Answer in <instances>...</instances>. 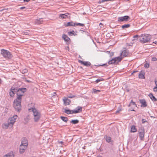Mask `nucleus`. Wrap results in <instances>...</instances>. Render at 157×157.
Listing matches in <instances>:
<instances>
[{
    "mask_svg": "<svg viewBox=\"0 0 157 157\" xmlns=\"http://www.w3.org/2000/svg\"><path fill=\"white\" fill-rule=\"evenodd\" d=\"M121 110L120 109H119V110H117L116 112V114L118 113Z\"/></svg>",
    "mask_w": 157,
    "mask_h": 157,
    "instance_id": "obj_47",
    "label": "nucleus"
},
{
    "mask_svg": "<svg viewBox=\"0 0 157 157\" xmlns=\"http://www.w3.org/2000/svg\"><path fill=\"white\" fill-rule=\"evenodd\" d=\"M139 77L140 78H144V74L140 72L139 74Z\"/></svg>",
    "mask_w": 157,
    "mask_h": 157,
    "instance_id": "obj_26",
    "label": "nucleus"
},
{
    "mask_svg": "<svg viewBox=\"0 0 157 157\" xmlns=\"http://www.w3.org/2000/svg\"><path fill=\"white\" fill-rule=\"evenodd\" d=\"M131 131L132 132H136L137 130L135 126L133 125L132 126L131 128Z\"/></svg>",
    "mask_w": 157,
    "mask_h": 157,
    "instance_id": "obj_23",
    "label": "nucleus"
},
{
    "mask_svg": "<svg viewBox=\"0 0 157 157\" xmlns=\"http://www.w3.org/2000/svg\"><path fill=\"white\" fill-rule=\"evenodd\" d=\"M43 22V21L42 20V18H40L39 19H36L35 21V22L36 24L38 25H39L42 23Z\"/></svg>",
    "mask_w": 157,
    "mask_h": 157,
    "instance_id": "obj_19",
    "label": "nucleus"
},
{
    "mask_svg": "<svg viewBox=\"0 0 157 157\" xmlns=\"http://www.w3.org/2000/svg\"><path fill=\"white\" fill-rule=\"evenodd\" d=\"M102 25V24L101 23H100V24H99V25Z\"/></svg>",
    "mask_w": 157,
    "mask_h": 157,
    "instance_id": "obj_62",
    "label": "nucleus"
},
{
    "mask_svg": "<svg viewBox=\"0 0 157 157\" xmlns=\"http://www.w3.org/2000/svg\"><path fill=\"white\" fill-rule=\"evenodd\" d=\"M10 124L9 122L8 123L6 124H4L5 128H7L9 127Z\"/></svg>",
    "mask_w": 157,
    "mask_h": 157,
    "instance_id": "obj_37",
    "label": "nucleus"
},
{
    "mask_svg": "<svg viewBox=\"0 0 157 157\" xmlns=\"http://www.w3.org/2000/svg\"><path fill=\"white\" fill-rule=\"evenodd\" d=\"M27 82H30V81L29 80H27Z\"/></svg>",
    "mask_w": 157,
    "mask_h": 157,
    "instance_id": "obj_60",
    "label": "nucleus"
},
{
    "mask_svg": "<svg viewBox=\"0 0 157 157\" xmlns=\"http://www.w3.org/2000/svg\"><path fill=\"white\" fill-rule=\"evenodd\" d=\"M103 80L104 79L102 78H101V79H98L95 81V82L97 83H98L100 81H103Z\"/></svg>",
    "mask_w": 157,
    "mask_h": 157,
    "instance_id": "obj_36",
    "label": "nucleus"
},
{
    "mask_svg": "<svg viewBox=\"0 0 157 157\" xmlns=\"http://www.w3.org/2000/svg\"><path fill=\"white\" fill-rule=\"evenodd\" d=\"M78 61L79 63L86 67H89L91 65L89 61H84L81 60H78Z\"/></svg>",
    "mask_w": 157,
    "mask_h": 157,
    "instance_id": "obj_10",
    "label": "nucleus"
},
{
    "mask_svg": "<svg viewBox=\"0 0 157 157\" xmlns=\"http://www.w3.org/2000/svg\"><path fill=\"white\" fill-rule=\"evenodd\" d=\"M132 105H134L135 106H136V104L132 100H131L129 104L128 105V106L130 107Z\"/></svg>",
    "mask_w": 157,
    "mask_h": 157,
    "instance_id": "obj_27",
    "label": "nucleus"
},
{
    "mask_svg": "<svg viewBox=\"0 0 157 157\" xmlns=\"http://www.w3.org/2000/svg\"><path fill=\"white\" fill-rule=\"evenodd\" d=\"M76 25L77 26V25H79L81 26H84V25L83 24H81L80 23H75V25Z\"/></svg>",
    "mask_w": 157,
    "mask_h": 157,
    "instance_id": "obj_35",
    "label": "nucleus"
},
{
    "mask_svg": "<svg viewBox=\"0 0 157 157\" xmlns=\"http://www.w3.org/2000/svg\"><path fill=\"white\" fill-rule=\"evenodd\" d=\"M27 147L23 146L22 145H20L19 147V152L21 153H22L24 152L25 150L27 148Z\"/></svg>",
    "mask_w": 157,
    "mask_h": 157,
    "instance_id": "obj_11",
    "label": "nucleus"
},
{
    "mask_svg": "<svg viewBox=\"0 0 157 157\" xmlns=\"http://www.w3.org/2000/svg\"><path fill=\"white\" fill-rule=\"evenodd\" d=\"M130 26L129 24H124L121 26V27L123 29H124L125 28H128Z\"/></svg>",
    "mask_w": 157,
    "mask_h": 157,
    "instance_id": "obj_24",
    "label": "nucleus"
},
{
    "mask_svg": "<svg viewBox=\"0 0 157 157\" xmlns=\"http://www.w3.org/2000/svg\"><path fill=\"white\" fill-rule=\"evenodd\" d=\"M130 111H134L135 110H134V109H132V110H131Z\"/></svg>",
    "mask_w": 157,
    "mask_h": 157,
    "instance_id": "obj_61",
    "label": "nucleus"
},
{
    "mask_svg": "<svg viewBox=\"0 0 157 157\" xmlns=\"http://www.w3.org/2000/svg\"><path fill=\"white\" fill-rule=\"evenodd\" d=\"M59 143H60L61 144H63V142L62 141H61L60 142H59Z\"/></svg>",
    "mask_w": 157,
    "mask_h": 157,
    "instance_id": "obj_53",
    "label": "nucleus"
},
{
    "mask_svg": "<svg viewBox=\"0 0 157 157\" xmlns=\"http://www.w3.org/2000/svg\"><path fill=\"white\" fill-rule=\"evenodd\" d=\"M64 112L67 114H73L72 113V110L70 109H64Z\"/></svg>",
    "mask_w": 157,
    "mask_h": 157,
    "instance_id": "obj_22",
    "label": "nucleus"
},
{
    "mask_svg": "<svg viewBox=\"0 0 157 157\" xmlns=\"http://www.w3.org/2000/svg\"><path fill=\"white\" fill-rule=\"evenodd\" d=\"M25 8H26V7L25 6L22 7H21V8H20V10H23L24 9H25Z\"/></svg>",
    "mask_w": 157,
    "mask_h": 157,
    "instance_id": "obj_49",
    "label": "nucleus"
},
{
    "mask_svg": "<svg viewBox=\"0 0 157 157\" xmlns=\"http://www.w3.org/2000/svg\"><path fill=\"white\" fill-rule=\"evenodd\" d=\"M147 122V121L146 120H145L144 119H142V123H144Z\"/></svg>",
    "mask_w": 157,
    "mask_h": 157,
    "instance_id": "obj_45",
    "label": "nucleus"
},
{
    "mask_svg": "<svg viewBox=\"0 0 157 157\" xmlns=\"http://www.w3.org/2000/svg\"><path fill=\"white\" fill-rule=\"evenodd\" d=\"M63 101H64V104L66 105H69L70 104L71 102V101L70 99H68L67 98H64L63 99Z\"/></svg>",
    "mask_w": 157,
    "mask_h": 157,
    "instance_id": "obj_15",
    "label": "nucleus"
},
{
    "mask_svg": "<svg viewBox=\"0 0 157 157\" xmlns=\"http://www.w3.org/2000/svg\"><path fill=\"white\" fill-rule=\"evenodd\" d=\"M66 50H68L69 49V47L68 46H67L66 47Z\"/></svg>",
    "mask_w": 157,
    "mask_h": 157,
    "instance_id": "obj_58",
    "label": "nucleus"
},
{
    "mask_svg": "<svg viewBox=\"0 0 157 157\" xmlns=\"http://www.w3.org/2000/svg\"><path fill=\"white\" fill-rule=\"evenodd\" d=\"M140 103L141 104L142 107H145L147 105L146 102L144 99H141L140 100Z\"/></svg>",
    "mask_w": 157,
    "mask_h": 157,
    "instance_id": "obj_12",
    "label": "nucleus"
},
{
    "mask_svg": "<svg viewBox=\"0 0 157 157\" xmlns=\"http://www.w3.org/2000/svg\"><path fill=\"white\" fill-rule=\"evenodd\" d=\"M154 91L156 92H157V86H156V87H155L154 88H153Z\"/></svg>",
    "mask_w": 157,
    "mask_h": 157,
    "instance_id": "obj_42",
    "label": "nucleus"
},
{
    "mask_svg": "<svg viewBox=\"0 0 157 157\" xmlns=\"http://www.w3.org/2000/svg\"><path fill=\"white\" fill-rule=\"evenodd\" d=\"M128 52L126 50H124L121 53V56H123V57H126L128 55Z\"/></svg>",
    "mask_w": 157,
    "mask_h": 157,
    "instance_id": "obj_17",
    "label": "nucleus"
},
{
    "mask_svg": "<svg viewBox=\"0 0 157 157\" xmlns=\"http://www.w3.org/2000/svg\"><path fill=\"white\" fill-rule=\"evenodd\" d=\"M82 107L78 106L76 107L75 109L72 110V113H77L82 112Z\"/></svg>",
    "mask_w": 157,
    "mask_h": 157,
    "instance_id": "obj_9",
    "label": "nucleus"
},
{
    "mask_svg": "<svg viewBox=\"0 0 157 157\" xmlns=\"http://www.w3.org/2000/svg\"><path fill=\"white\" fill-rule=\"evenodd\" d=\"M17 115H15V116H13L12 117V119H13V120H15L17 118Z\"/></svg>",
    "mask_w": 157,
    "mask_h": 157,
    "instance_id": "obj_41",
    "label": "nucleus"
},
{
    "mask_svg": "<svg viewBox=\"0 0 157 157\" xmlns=\"http://www.w3.org/2000/svg\"><path fill=\"white\" fill-rule=\"evenodd\" d=\"M69 14L68 13H66L65 14H60L59 15V17L64 19L68 17V15Z\"/></svg>",
    "mask_w": 157,
    "mask_h": 157,
    "instance_id": "obj_13",
    "label": "nucleus"
},
{
    "mask_svg": "<svg viewBox=\"0 0 157 157\" xmlns=\"http://www.w3.org/2000/svg\"><path fill=\"white\" fill-rule=\"evenodd\" d=\"M106 141L109 143L111 141V138L110 137H107L106 138Z\"/></svg>",
    "mask_w": 157,
    "mask_h": 157,
    "instance_id": "obj_32",
    "label": "nucleus"
},
{
    "mask_svg": "<svg viewBox=\"0 0 157 157\" xmlns=\"http://www.w3.org/2000/svg\"><path fill=\"white\" fill-rule=\"evenodd\" d=\"M8 9H2L1 8H0V12L3 11L4 10H7Z\"/></svg>",
    "mask_w": 157,
    "mask_h": 157,
    "instance_id": "obj_50",
    "label": "nucleus"
},
{
    "mask_svg": "<svg viewBox=\"0 0 157 157\" xmlns=\"http://www.w3.org/2000/svg\"><path fill=\"white\" fill-rule=\"evenodd\" d=\"M25 90L24 88H19L18 89L15 88L13 87H12L10 90L9 94L10 96L11 97L14 96L15 93H17V95H19V92L20 91H23Z\"/></svg>",
    "mask_w": 157,
    "mask_h": 157,
    "instance_id": "obj_4",
    "label": "nucleus"
},
{
    "mask_svg": "<svg viewBox=\"0 0 157 157\" xmlns=\"http://www.w3.org/2000/svg\"><path fill=\"white\" fill-rule=\"evenodd\" d=\"M27 142V140L25 138H24L23 139V140L21 141V145H22L27 147L28 145Z\"/></svg>",
    "mask_w": 157,
    "mask_h": 157,
    "instance_id": "obj_16",
    "label": "nucleus"
},
{
    "mask_svg": "<svg viewBox=\"0 0 157 157\" xmlns=\"http://www.w3.org/2000/svg\"><path fill=\"white\" fill-rule=\"evenodd\" d=\"M130 20V17L128 16H125L123 17H118V21L121 22L123 21L127 22Z\"/></svg>",
    "mask_w": 157,
    "mask_h": 157,
    "instance_id": "obj_7",
    "label": "nucleus"
},
{
    "mask_svg": "<svg viewBox=\"0 0 157 157\" xmlns=\"http://www.w3.org/2000/svg\"><path fill=\"white\" fill-rule=\"evenodd\" d=\"M24 33L25 35H29L30 34V33L29 31H25Z\"/></svg>",
    "mask_w": 157,
    "mask_h": 157,
    "instance_id": "obj_33",
    "label": "nucleus"
},
{
    "mask_svg": "<svg viewBox=\"0 0 157 157\" xmlns=\"http://www.w3.org/2000/svg\"><path fill=\"white\" fill-rule=\"evenodd\" d=\"M68 33L70 36L74 35L75 36V35H77L76 34H75V32L74 31L69 32H68Z\"/></svg>",
    "mask_w": 157,
    "mask_h": 157,
    "instance_id": "obj_30",
    "label": "nucleus"
},
{
    "mask_svg": "<svg viewBox=\"0 0 157 157\" xmlns=\"http://www.w3.org/2000/svg\"><path fill=\"white\" fill-rule=\"evenodd\" d=\"M79 120H72L70 121V122L73 124H76L78 123Z\"/></svg>",
    "mask_w": 157,
    "mask_h": 157,
    "instance_id": "obj_25",
    "label": "nucleus"
},
{
    "mask_svg": "<svg viewBox=\"0 0 157 157\" xmlns=\"http://www.w3.org/2000/svg\"><path fill=\"white\" fill-rule=\"evenodd\" d=\"M140 138L141 140H143L144 136V128H140L139 130Z\"/></svg>",
    "mask_w": 157,
    "mask_h": 157,
    "instance_id": "obj_8",
    "label": "nucleus"
},
{
    "mask_svg": "<svg viewBox=\"0 0 157 157\" xmlns=\"http://www.w3.org/2000/svg\"><path fill=\"white\" fill-rule=\"evenodd\" d=\"M153 43H154L155 44H157V42L155 41V42H153Z\"/></svg>",
    "mask_w": 157,
    "mask_h": 157,
    "instance_id": "obj_54",
    "label": "nucleus"
},
{
    "mask_svg": "<svg viewBox=\"0 0 157 157\" xmlns=\"http://www.w3.org/2000/svg\"><path fill=\"white\" fill-rule=\"evenodd\" d=\"M21 100L20 96H19L14 100L13 102V107L18 112H19L21 109Z\"/></svg>",
    "mask_w": 157,
    "mask_h": 157,
    "instance_id": "obj_2",
    "label": "nucleus"
},
{
    "mask_svg": "<svg viewBox=\"0 0 157 157\" xmlns=\"http://www.w3.org/2000/svg\"><path fill=\"white\" fill-rule=\"evenodd\" d=\"M30 0H24V2H29Z\"/></svg>",
    "mask_w": 157,
    "mask_h": 157,
    "instance_id": "obj_52",
    "label": "nucleus"
},
{
    "mask_svg": "<svg viewBox=\"0 0 157 157\" xmlns=\"http://www.w3.org/2000/svg\"><path fill=\"white\" fill-rule=\"evenodd\" d=\"M93 91L94 93L97 94L98 92H100V91L98 90H96V89H93Z\"/></svg>",
    "mask_w": 157,
    "mask_h": 157,
    "instance_id": "obj_34",
    "label": "nucleus"
},
{
    "mask_svg": "<svg viewBox=\"0 0 157 157\" xmlns=\"http://www.w3.org/2000/svg\"><path fill=\"white\" fill-rule=\"evenodd\" d=\"M2 82V81L1 79L0 78V84Z\"/></svg>",
    "mask_w": 157,
    "mask_h": 157,
    "instance_id": "obj_59",
    "label": "nucleus"
},
{
    "mask_svg": "<svg viewBox=\"0 0 157 157\" xmlns=\"http://www.w3.org/2000/svg\"><path fill=\"white\" fill-rule=\"evenodd\" d=\"M155 83L156 85V86H157V81H155Z\"/></svg>",
    "mask_w": 157,
    "mask_h": 157,
    "instance_id": "obj_55",
    "label": "nucleus"
},
{
    "mask_svg": "<svg viewBox=\"0 0 157 157\" xmlns=\"http://www.w3.org/2000/svg\"><path fill=\"white\" fill-rule=\"evenodd\" d=\"M139 38L141 43H144L149 42L151 37V35L148 34H142L141 36H139Z\"/></svg>",
    "mask_w": 157,
    "mask_h": 157,
    "instance_id": "obj_3",
    "label": "nucleus"
},
{
    "mask_svg": "<svg viewBox=\"0 0 157 157\" xmlns=\"http://www.w3.org/2000/svg\"><path fill=\"white\" fill-rule=\"evenodd\" d=\"M153 61H155L157 60V59L155 57H153L152 59Z\"/></svg>",
    "mask_w": 157,
    "mask_h": 157,
    "instance_id": "obj_46",
    "label": "nucleus"
},
{
    "mask_svg": "<svg viewBox=\"0 0 157 157\" xmlns=\"http://www.w3.org/2000/svg\"><path fill=\"white\" fill-rule=\"evenodd\" d=\"M29 118H30L29 116V115H28L26 117L25 119H27L28 120H29Z\"/></svg>",
    "mask_w": 157,
    "mask_h": 157,
    "instance_id": "obj_48",
    "label": "nucleus"
},
{
    "mask_svg": "<svg viewBox=\"0 0 157 157\" xmlns=\"http://www.w3.org/2000/svg\"><path fill=\"white\" fill-rule=\"evenodd\" d=\"M9 121H10L9 122L10 124H11L12 125H13L15 121V120L12 119V117H11L9 119Z\"/></svg>",
    "mask_w": 157,
    "mask_h": 157,
    "instance_id": "obj_31",
    "label": "nucleus"
},
{
    "mask_svg": "<svg viewBox=\"0 0 157 157\" xmlns=\"http://www.w3.org/2000/svg\"><path fill=\"white\" fill-rule=\"evenodd\" d=\"M97 157H102L101 156H97Z\"/></svg>",
    "mask_w": 157,
    "mask_h": 157,
    "instance_id": "obj_63",
    "label": "nucleus"
},
{
    "mask_svg": "<svg viewBox=\"0 0 157 157\" xmlns=\"http://www.w3.org/2000/svg\"><path fill=\"white\" fill-rule=\"evenodd\" d=\"M149 96L153 101H157V99L152 94H150Z\"/></svg>",
    "mask_w": 157,
    "mask_h": 157,
    "instance_id": "obj_21",
    "label": "nucleus"
},
{
    "mask_svg": "<svg viewBox=\"0 0 157 157\" xmlns=\"http://www.w3.org/2000/svg\"><path fill=\"white\" fill-rule=\"evenodd\" d=\"M62 38L66 41L68 42V41L70 40V38L66 35H63L62 36Z\"/></svg>",
    "mask_w": 157,
    "mask_h": 157,
    "instance_id": "obj_20",
    "label": "nucleus"
},
{
    "mask_svg": "<svg viewBox=\"0 0 157 157\" xmlns=\"http://www.w3.org/2000/svg\"><path fill=\"white\" fill-rule=\"evenodd\" d=\"M1 54L6 58L10 59L13 57L10 52L8 50L2 49L1 50Z\"/></svg>",
    "mask_w": 157,
    "mask_h": 157,
    "instance_id": "obj_5",
    "label": "nucleus"
},
{
    "mask_svg": "<svg viewBox=\"0 0 157 157\" xmlns=\"http://www.w3.org/2000/svg\"><path fill=\"white\" fill-rule=\"evenodd\" d=\"M114 0H101V2H107L109 1H114Z\"/></svg>",
    "mask_w": 157,
    "mask_h": 157,
    "instance_id": "obj_43",
    "label": "nucleus"
},
{
    "mask_svg": "<svg viewBox=\"0 0 157 157\" xmlns=\"http://www.w3.org/2000/svg\"><path fill=\"white\" fill-rule=\"evenodd\" d=\"M66 27H68L70 26H75V23L73 22L72 21L68 22L65 24Z\"/></svg>",
    "mask_w": 157,
    "mask_h": 157,
    "instance_id": "obj_18",
    "label": "nucleus"
},
{
    "mask_svg": "<svg viewBox=\"0 0 157 157\" xmlns=\"http://www.w3.org/2000/svg\"><path fill=\"white\" fill-rule=\"evenodd\" d=\"M138 35H136L134 36V37L135 38H137L138 37Z\"/></svg>",
    "mask_w": 157,
    "mask_h": 157,
    "instance_id": "obj_51",
    "label": "nucleus"
},
{
    "mask_svg": "<svg viewBox=\"0 0 157 157\" xmlns=\"http://www.w3.org/2000/svg\"><path fill=\"white\" fill-rule=\"evenodd\" d=\"M22 88L25 89V90H24L23 91H20L19 92V95H17V98L18 97L20 96V98H21V100L22 99V97L24 93L26 91L27 89L25 88Z\"/></svg>",
    "mask_w": 157,
    "mask_h": 157,
    "instance_id": "obj_14",
    "label": "nucleus"
},
{
    "mask_svg": "<svg viewBox=\"0 0 157 157\" xmlns=\"http://www.w3.org/2000/svg\"><path fill=\"white\" fill-rule=\"evenodd\" d=\"M61 119L65 122H67L68 120V118L67 117L61 116L60 117Z\"/></svg>",
    "mask_w": 157,
    "mask_h": 157,
    "instance_id": "obj_29",
    "label": "nucleus"
},
{
    "mask_svg": "<svg viewBox=\"0 0 157 157\" xmlns=\"http://www.w3.org/2000/svg\"><path fill=\"white\" fill-rule=\"evenodd\" d=\"M29 112H32L34 116L33 119L35 122H38L40 120L41 117V113L35 108L32 107L29 109Z\"/></svg>",
    "mask_w": 157,
    "mask_h": 157,
    "instance_id": "obj_1",
    "label": "nucleus"
},
{
    "mask_svg": "<svg viewBox=\"0 0 157 157\" xmlns=\"http://www.w3.org/2000/svg\"><path fill=\"white\" fill-rule=\"evenodd\" d=\"M98 67H99V66H105L107 67L108 65L106 64H104L102 65H98L97 66Z\"/></svg>",
    "mask_w": 157,
    "mask_h": 157,
    "instance_id": "obj_39",
    "label": "nucleus"
},
{
    "mask_svg": "<svg viewBox=\"0 0 157 157\" xmlns=\"http://www.w3.org/2000/svg\"><path fill=\"white\" fill-rule=\"evenodd\" d=\"M4 157H14V155L12 153H10L6 155Z\"/></svg>",
    "mask_w": 157,
    "mask_h": 157,
    "instance_id": "obj_28",
    "label": "nucleus"
},
{
    "mask_svg": "<svg viewBox=\"0 0 157 157\" xmlns=\"http://www.w3.org/2000/svg\"><path fill=\"white\" fill-rule=\"evenodd\" d=\"M113 52H111V56H113Z\"/></svg>",
    "mask_w": 157,
    "mask_h": 157,
    "instance_id": "obj_57",
    "label": "nucleus"
},
{
    "mask_svg": "<svg viewBox=\"0 0 157 157\" xmlns=\"http://www.w3.org/2000/svg\"><path fill=\"white\" fill-rule=\"evenodd\" d=\"M138 72V71H134L132 73V74H133V73H135V72Z\"/></svg>",
    "mask_w": 157,
    "mask_h": 157,
    "instance_id": "obj_56",
    "label": "nucleus"
},
{
    "mask_svg": "<svg viewBox=\"0 0 157 157\" xmlns=\"http://www.w3.org/2000/svg\"><path fill=\"white\" fill-rule=\"evenodd\" d=\"M144 67L146 68H148L149 67V65L148 63H146L144 64Z\"/></svg>",
    "mask_w": 157,
    "mask_h": 157,
    "instance_id": "obj_40",
    "label": "nucleus"
},
{
    "mask_svg": "<svg viewBox=\"0 0 157 157\" xmlns=\"http://www.w3.org/2000/svg\"><path fill=\"white\" fill-rule=\"evenodd\" d=\"M75 97V95H73L72 94H70L69 96H68V98H74Z\"/></svg>",
    "mask_w": 157,
    "mask_h": 157,
    "instance_id": "obj_38",
    "label": "nucleus"
},
{
    "mask_svg": "<svg viewBox=\"0 0 157 157\" xmlns=\"http://www.w3.org/2000/svg\"><path fill=\"white\" fill-rule=\"evenodd\" d=\"M122 59V58L119 56L113 58L111 60H109L108 62L109 64H114L117 62V63L120 62Z\"/></svg>",
    "mask_w": 157,
    "mask_h": 157,
    "instance_id": "obj_6",
    "label": "nucleus"
},
{
    "mask_svg": "<svg viewBox=\"0 0 157 157\" xmlns=\"http://www.w3.org/2000/svg\"><path fill=\"white\" fill-rule=\"evenodd\" d=\"M23 73H26L27 72V70L26 69H25L23 70Z\"/></svg>",
    "mask_w": 157,
    "mask_h": 157,
    "instance_id": "obj_44",
    "label": "nucleus"
}]
</instances>
